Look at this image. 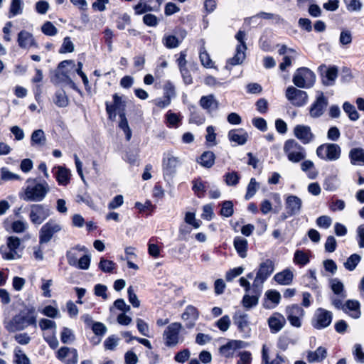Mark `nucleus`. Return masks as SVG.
Here are the masks:
<instances>
[{
	"label": "nucleus",
	"mask_w": 364,
	"mask_h": 364,
	"mask_svg": "<svg viewBox=\"0 0 364 364\" xmlns=\"http://www.w3.org/2000/svg\"><path fill=\"white\" fill-rule=\"evenodd\" d=\"M239 44L236 48V53L232 58H230L228 63L232 65H240L245 59V51L247 50L246 43L245 42V33L239 31L235 36Z\"/></svg>",
	"instance_id": "obj_12"
},
{
	"label": "nucleus",
	"mask_w": 364,
	"mask_h": 364,
	"mask_svg": "<svg viewBox=\"0 0 364 364\" xmlns=\"http://www.w3.org/2000/svg\"><path fill=\"white\" fill-rule=\"evenodd\" d=\"M179 163L180 160L178 157L168 154L167 156L163 159V170L164 174L172 175L174 173Z\"/></svg>",
	"instance_id": "obj_29"
},
{
	"label": "nucleus",
	"mask_w": 364,
	"mask_h": 364,
	"mask_svg": "<svg viewBox=\"0 0 364 364\" xmlns=\"http://www.w3.org/2000/svg\"><path fill=\"white\" fill-rule=\"evenodd\" d=\"M127 105L126 98L124 96H120L118 94L113 95V102H106V111L109 116V119L114 120L116 118L117 113L121 115L125 113V108Z\"/></svg>",
	"instance_id": "obj_11"
},
{
	"label": "nucleus",
	"mask_w": 364,
	"mask_h": 364,
	"mask_svg": "<svg viewBox=\"0 0 364 364\" xmlns=\"http://www.w3.org/2000/svg\"><path fill=\"white\" fill-rule=\"evenodd\" d=\"M350 162L353 165H364V149L353 148L349 152Z\"/></svg>",
	"instance_id": "obj_36"
},
{
	"label": "nucleus",
	"mask_w": 364,
	"mask_h": 364,
	"mask_svg": "<svg viewBox=\"0 0 364 364\" xmlns=\"http://www.w3.org/2000/svg\"><path fill=\"white\" fill-rule=\"evenodd\" d=\"M199 105L208 113L216 111L219 107V102L213 94L202 96L199 100Z\"/></svg>",
	"instance_id": "obj_26"
},
{
	"label": "nucleus",
	"mask_w": 364,
	"mask_h": 364,
	"mask_svg": "<svg viewBox=\"0 0 364 364\" xmlns=\"http://www.w3.org/2000/svg\"><path fill=\"white\" fill-rule=\"evenodd\" d=\"M343 311L353 318H358L361 316L360 304L358 300L349 299L346 301Z\"/></svg>",
	"instance_id": "obj_27"
},
{
	"label": "nucleus",
	"mask_w": 364,
	"mask_h": 364,
	"mask_svg": "<svg viewBox=\"0 0 364 364\" xmlns=\"http://www.w3.org/2000/svg\"><path fill=\"white\" fill-rule=\"evenodd\" d=\"M294 134L304 144H308L315 139L311 127L307 125H296L294 129Z\"/></svg>",
	"instance_id": "obj_18"
},
{
	"label": "nucleus",
	"mask_w": 364,
	"mask_h": 364,
	"mask_svg": "<svg viewBox=\"0 0 364 364\" xmlns=\"http://www.w3.org/2000/svg\"><path fill=\"white\" fill-rule=\"evenodd\" d=\"M266 301L263 306L267 309L275 308L280 302L281 294L276 290H268L265 293Z\"/></svg>",
	"instance_id": "obj_30"
},
{
	"label": "nucleus",
	"mask_w": 364,
	"mask_h": 364,
	"mask_svg": "<svg viewBox=\"0 0 364 364\" xmlns=\"http://www.w3.org/2000/svg\"><path fill=\"white\" fill-rule=\"evenodd\" d=\"M330 284L331 288L335 295L341 298H345L346 296V292L344 291V286L339 279L336 278L332 279L330 282Z\"/></svg>",
	"instance_id": "obj_41"
},
{
	"label": "nucleus",
	"mask_w": 364,
	"mask_h": 364,
	"mask_svg": "<svg viewBox=\"0 0 364 364\" xmlns=\"http://www.w3.org/2000/svg\"><path fill=\"white\" fill-rule=\"evenodd\" d=\"M56 357L64 364H76L78 361L77 350L73 348L61 347L57 351Z\"/></svg>",
	"instance_id": "obj_17"
},
{
	"label": "nucleus",
	"mask_w": 364,
	"mask_h": 364,
	"mask_svg": "<svg viewBox=\"0 0 364 364\" xmlns=\"http://www.w3.org/2000/svg\"><path fill=\"white\" fill-rule=\"evenodd\" d=\"M6 245V248H1L2 257L4 259L16 260L21 258L23 248L21 247V240L18 237H9Z\"/></svg>",
	"instance_id": "obj_6"
},
{
	"label": "nucleus",
	"mask_w": 364,
	"mask_h": 364,
	"mask_svg": "<svg viewBox=\"0 0 364 364\" xmlns=\"http://www.w3.org/2000/svg\"><path fill=\"white\" fill-rule=\"evenodd\" d=\"M73 331L69 328L64 327L60 334V340L63 343H71L75 341Z\"/></svg>",
	"instance_id": "obj_57"
},
{
	"label": "nucleus",
	"mask_w": 364,
	"mask_h": 364,
	"mask_svg": "<svg viewBox=\"0 0 364 364\" xmlns=\"http://www.w3.org/2000/svg\"><path fill=\"white\" fill-rule=\"evenodd\" d=\"M333 314L331 311L318 308L315 311L311 324L316 329L325 328L330 326Z\"/></svg>",
	"instance_id": "obj_13"
},
{
	"label": "nucleus",
	"mask_w": 364,
	"mask_h": 364,
	"mask_svg": "<svg viewBox=\"0 0 364 364\" xmlns=\"http://www.w3.org/2000/svg\"><path fill=\"white\" fill-rule=\"evenodd\" d=\"M267 323L272 333L279 332L286 324L285 317L278 312H274L268 319Z\"/></svg>",
	"instance_id": "obj_22"
},
{
	"label": "nucleus",
	"mask_w": 364,
	"mask_h": 364,
	"mask_svg": "<svg viewBox=\"0 0 364 364\" xmlns=\"http://www.w3.org/2000/svg\"><path fill=\"white\" fill-rule=\"evenodd\" d=\"M54 102L60 107H65L68 105L69 100L64 90H58L55 92Z\"/></svg>",
	"instance_id": "obj_42"
},
{
	"label": "nucleus",
	"mask_w": 364,
	"mask_h": 364,
	"mask_svg": "<svg viewBox=\"0 0 364 364\" xmlns=\"http://www.w3.org/2000/svg\"><path fill=\"white\" fill-rule=\"evenodd\" d=\"M198 318L199 311L193 305L187 306L181 315V318L185 323L186 327L189 329L195 326L196 322Z\"/></svg>",
	"instance_id": "obj_20"
},
{
	"label": "nucleus",
	"mask_w": 364,
	"mask_h": 364,
	"mask_svg": "<svg viewBox=\"0 0 364 364\" xmlns=\"http://www.w3.org/2000/svg\"><path fill=\"white\" fill-rule=\"evenodd\" d=\"M316 154L322 160L333 161L340 159L341 149L337 144L326 143L317 147Z\"/></svg>",
	"instance_id": "obj_7"
},
{
	"label": "nucleus",
	"mask_w": 364,
	"mask_h": 364,
	"mask_svg": "<svg viewBox=\"0 0 364 364\" xmlns=\"http://www.w3.org/2000/svg\"><path fill=\"white\" fill-rule=\"evenodd\" d=\"M234 324L237 326L240 332L248 335L250 331L249 316L241 311H237L233 315Z\"/></svg>",
	"instance_id": "obj_21"
},
{
	"label": "nucleus",
	"mask_w": 364,
	"mask_h": 364,
	"mask_svg": "<svg viewBox=\"0 0 364 364\" xmlns=\"http://www.w3.org/2000/svg\"><path fill=\"white\" fill-rule=\"evenodd\" d=\"M286 314L291 326L296 328L301 326V321L305 315V311L298 304H292L287 306Z\"/></svg>",
	"instance_id": "obj_14"
},
{
	"label": "nucleus",
	"mask_w": 364,
	"mask_h": 364,
	"mask_svg": "<svg viewBox=\"0 0 364 364\" xmlns=\"http://www.w3.org/2000/svg\"><path fill=\"white\" fill-rule=\"evenodd\" d=\"M181 323L174 322L168 325L163 333L164 343L167 347H175L183 342V337L180 335L182 329Z\"/></svg>",
	"instance_id": "obj_5"
},
{
	"label": "nucleus",
	"mask_w": 364,
	"mask_h": 364,
	"mask_svg": "<svg viewBox=\"0 0 364 364\" xmlns=\"http://www.w3.org/2000/svg\"><path fill=\"white\" fill-rule=\"evenodd\" d=\"M22 11L23 6L21 0H12L10 6L9 17L11 18L21 14Z\"/></svg>",
	"instance_id": "obj_53"
},
{
	"label": "nucleus",
	"mask_w": 364,
	"mask_h": 364,
	"mask_svg": "<svg viewBox=\"0 0 364 364\" xmlns=\"http://www.w3.org/2000/svg\"><path fill=\"white\" fill-rule=\"evenodd\" d=\"M283 151L288 160L292 163H299L303 161L306 153L304 147L295 139H288L284 142Z\"/></svg>",
	"instance_id": "obj_2"
},
{
	"label": "nucleus",
	"mask_w": 364,
	"mask_h": 364,
	"mask_svg": "<svg viewBox=\"0 0 364 364\" xmlns=\"http://www.w3.org/2000/svg\"><path fill=\"white\" fill-rule=\"evenodd\" d=\"M119 116L120 118L119 127L121 129L123 130L124 133L125 134L127 140L129 141L132 137V130L129 126L127 119L125 116V113H122L121 114V115Z\"/></svg>",
	"instance_id": "obj_44"
},
{
	"label": "nucleus",
	"mask_w": 364,
	"mask_h": 364,
	"mask_svg": "<svg viewBox=\"0 0 364 364\" xmlns=\"http://www.w3.org/2000/svg\"><path fill=\"white\" fill-rule=\"evenodd\" d=\"M258 188V183L256 181V179L255 178H252L247 187V193L245 196V200H250V198H252L255 195Z\"/></svg>",
	"instance_id": "obj_52"
},
{
	"label": "nucleus",
	"mask_w": 364,
	"mask_h": 364,
	"mask_svg": "<svg viewBox=\"0 0 364 364\" xmlns=\"http://www.w3.org/2000/svg\"><path fill=\"white\" fill-rule=\"evenodd\" d=\"M294 274L289 269H286L274 276L276 282L282 285H289L292 282Z\"/></svg>",
	"instance_id": "obj_34"
},
{
	"label": "nucleus",
	"mask_w": 364,
	"mask_h": 364,
	"mask_svg": "<svg viewBox=\"0 0 364 364\" xmlns=\"http://www.w3.org/2000/svg\"><path fill=\"white\" fill-rule=\"evenodd\" d=\"M225 183L229 186H236L240 181V176L235 171L226 173L224 176Z\"/></svg>",
	"instance_id": "obj_58"
},
{
	"label": "nucleus",
	"mask_w": 364,
	"mask_h": 364,
	"mask_svg": "<svg viewBox=\"0 0 364 364\" xmlns=\"http://www.w3.org/2000/svg\"><path fill=\"white\" fill-rule=\"evenodd\" d=\"M42 32L49 36H55L58 33V29L53 24V23L50 21L46 22L41 27Z\"/></svg>",
	"instance_id": "obj_63"
},
{
	"label": "nucleus",
	"mask_w": 364,
	"mask_h": 364,
	"mask_svg": "<svg viewBox=\"0 0 364 364\" xmlns=\"http://www.w3.org/2000/svg\"><path fill=\"white\" fill-rule=\"evenodd\" d=\"M46 142V136L42 129H37L33 132L31 136V144L33 146H42Z\"/></svg>",
	"instance_id": "obj_37"
},
{
	"label": "nucleus",
	"mask_w": 364,
	"mask_h": 364,
	"mask_svg": "<svg viewBox=\"0 0 364 364\" xmlns=\"http://www.w3.org/2000/svg\"><path fill=\"white\" fill-rule=\"evenodd\" d=\"M119 338L112 335L107 338L104 342V346L106 350H113L119 344Z\"/></svg>",
	"instance_id": "obj_61"
},
{
	"label": "nucleus",
	"mask_w": 364,
	"mask_h": 364,
	"mask_svg": "<svg viewBox=\"0 0 364 364\" xmlns=\"http://www.w3.org/2000/svg\"><path fill=\"white\" fill-rule=\"evenodd\" d=\"M55 178L60 186H67L70 180V171L65 167L58 166L56 167Z\"/></svg>",
	"instance_id": "obj_33"
},
{
	"label": "nucleus",
	"mask_w": 364,
	"mask_h": 364,
	"mask_svg": "<svg viewBox=\"0 0 364 364\" xmlns=\"http://www.w3.org/2000/svg\"><path fill=\"white\" fill-rule=\"evenodd\" d=\"M80 252L87 253L88 250L85 246L77 245L70 248L66 252L67 261L70 266H74L76 264V262L79 259L78 256Z\"/></svg>",
	"instance_id": "obj_31"
},
{
	"label": "nucleus",
	"mask_w": 364,
	"mask_h": 364,
	"mask_svg": "<svg viewBox=\"0 0 364 364\" xmlns=\"http://www.w3.org/2000/svg\"><path fill=\"white\" fill-rule=\"evenodd\" d=\"M234 247L242 258L247 257V240L242 237H236L234 240Z\"/></svg>",
	"instance_id": "obj_38"
},
{
	"label": "nucleus",
	"mask_w": 364,
	"mask_h": 364,
	"mask_svg": "<svg viewBox=\"0 0 364 364\" xmlns=\"http://www.w3.org/2000/svg\"><path fill=\"white\" fill-rule=\"evenodd\" d=\"M68 65H73L74 62L73 60H63L60 62L58 66V69L55 73V77L57 82H66L72 86L75 85V83L72 80V79L68 76V73L63 70V68H65Z\"/></svg>",
	"instance_id": "obj_25"
},
{
	"label": "nucleus",
	"mask_w": 364,
	"mask_h": 364,
	"mask_svg": "<svg viewBox=\"0 0 364 364\" xmlns=\"http://www.w3.org/2000/svg\"><path fill=\"white\" fill-rule=\"evenodd\" d=\"M26 183L23 191L19 194L25 201L41 202L50 191V186L46 181L39 182L36 178H29Z\"/></svg>",
	"instance_id": "obj_1"
},
{
	"label": "nucleus",
	"mask_w": 364,
	"mask_h": 364,
	"mask_svg": "<svg viewBox=\"0 0 364 364\" xmlns=\"http://www.w3.org/2000/svg\"><path fill=\"white\" fill-rule=\"evenodd\" d=\"M361 257L358 254L351 255L344 263V267L349 271H353L355 269L358 264L360 262Z\"/></svg>",
	"instance_id": "obj_48"
},
{
	"label": "nucleus",
	"mask_w": 364,
	"mask_h": 364,
	"mask_svg": "<svg viewBox=\"0 0 364 364\" xmlns=\"http://www.w3.org/2000/svg\"><path fill=\"white\" fill-rule=\"evenodd\" d=\"M340 186L339 179L337 175L327 176L323 182V188L327 191H335Z\"/></svg>",
	"instance_id": "obj_40"
},
{
	"label": "nucleus",
	"mask_w": 364,
	"mask_h": 364,
	"mask_svg": "<svg viewBox=\"0 0 364 364\" xmlns=\"http://www.w3.org/2000/svg\"><path fill=\"white\" fill-rule=\"evenodd\" d=\"M36 326V316L32 312L26 314H18L15 316L6 325V328L9 332L22 331L28 326Z\"/></svg>",
	"instance_id": "obj_3"
},
{
	"label": "nucleus",
	"mask_w": 364,
	"mask_h": 364,
	"mask_svg": "<svg viewBox=\"0 0 364 364\" xmlns=\"http://www.w3.org/2000/svg\"><path fill=\"white\" fill-rule=\"evenodd\" d=\"M327 355L326 348L319 346L314 351H308L306 359L309 363H321L326 358Z\"/></svg>",
	"instance_id": "obj_32"
},
{
	"label": "nucleus",
	"mask_w": 364,
	"mask_h": 364,
	"mask_svg": "<svg viewBox=\"0 0 364 364\" xmlns=\"http://www.w3.org/2000/svg\"><path fill=\"white\" fill-rule=\"evenodd\" d=\"M157 5L158 4H155L154 5H151V6H150L149 4H145L143 1V0H141L138 4H136L134 6L135 14L140 15L147 11H156V7L157 6Z\"/></svg>",
	"instance_id": "obj_50"
},
{
	"label": "nucleus",
	"mask_w": 364,
	"mask_h": 364,
	"mask_svg": "<svg viewBox=\"0 0 364 364\" xmlns=\"http://www.w3.org/2000/svg\"><path fill=\"white\" fill-rule=\"evenodd\" d=\"M328 100L321 92H318L315 101L311 105L309 114L313 118H318L323 115L327 106Z\"/></svg>",
	"instance_id": "obj_16"
},
{
	"label": "nucleus",
	"mask_w": 364,
	"mask_h": 364,
	"mask_svg": "<svg viewBox=\"0 0 364 364\" xmlns=\"http://www.w3.org/2000/svg\"><path fill=\"white\" fill-rule=\"evenodd\" d=\"M229 140L234 142L236 145H244L248 139V134L242 129H236L230 130L228 134Z\"/></svg>",
	"instance_id": "obj_28"
},
{
	"label": "nucleus",
	"mask_w": 364,
	"mask_h": 364,
	"mask_svg": "<svg viewBox=\"0 0 364 364\" xmlns=\"http://www.w3.org/2000/svg\"><path fill=\"white\" fill-rule=\"evenodd\" d=\"M199 57L201 64L204 67L207 68H211L214 67V63L213 60L210 59L209 54L207 53L204 47L200 48Z\"/></svg>",
	"instance_id": "obj_56"
},
{
	"label": "nucleus",
	"mask_w": 364,
	"mask_h": 364,
	"mask_svg": "<svg viewBox=\"0 0 364 364\" xmlns=\"http://www.w3.org/2000/svg\"><path fill=\"white\" fill-rule=\"evenodd\" d=\"M294 262L299 265H306L309 262V257L302 250H296L294 255Z\"/></svg>",
	"instance_id": "obj_45"
},
{
	"label": "nucleus",
	"mask_w": 364,
	"mask_h": 364,
	"mask_svg": "<svg viewBox=\"0 0 364 364\" xmlns=\"http://www.w3.org/2000/svg\"><path fill=\"white\" fill-rule=\"evenodd\" d=\"M306 280V285L311 289H316L318 288L317 278L316 275L315 269H309L308 274L304 277Z\"/></svg>",
	"instance_id": "obj_46"
},
{
	"label": "nucleus",
	"mask_w": 364,
	"mask_h": 364,
	"mask_svg": "<svg viewBox=\"0 0 364 364\" xmlns=\"http://www.w3.org/2000/svg\"><path fill=\"white\" fill-rule=\"evenodd\" d=\"M28 228V224L24 220H16L11 224V229L16 233H22Z\"/></svg>",
	"instance_id": "obj_60"
},
{
	"label": "nucleus",
	"mask_w": 364,
	"mask_h": 364,
	"mask_svg": "<svg viewBox=\"0 0 364 364\" xmlns=\"http://www.w3.org/2000/svg\"><path fill=\"white\" fill-rule=\"evenodd\" d=\"M348 11L350 12H358L363 7L360 0H343Z\"/></svg>",
	"instance_id": "obj_59"
},
{
	"label": "nucleus",
	"mask_w": 364,
	"mask_h": 364,
	"mask_svg": "<svg viewBox=\"0 0 364 364\" xmlns=\"http://www.w3.org/2000/svg\"><path fill=\"white\" fill-rule=\"evenodd\" d=\"M259 298L257 296H250L249 294H245L242 300V304L244 308L247 309H250L252 307L255 306L258 304Z\"/></svg>",
	"instance_id": "obj_55"
},
{
	"label": "nucleus",
	"mask_w": 364,
	"mask_h": 364,
	"mask_svg": "<svg viewBox=\"0 0 364 364\" xmlns=\"http://www.w3.org/2000/svg\"><path fill=\"white\" fill-rule=\"evenodd\" d=\"M338 77V68L336 66L328 68L323 78V83L326 86H332Z\"/></svg>",
	"instance_id": "obj_39"
},
{
	"label": "nucleus",
	"mask_w": 364,
	"mask_h": 364,
	"mask_svg": "<svg viewBox=\"0 0 364 364\" xmlns=\"http://www.w3.org/2000/svg\"><path fill=\"white\" fill-rule=\"evenodd\" d=\"M274 270V262L271 259H266L259 264L256 277L253 282V287L261 289L264 282Z\"/></svg>",
	"instance_id": "obj_8"
},
{
	"label": "nucleus",
	"mask_w": 364,
	"mask_h": 364,
	"mask_svg": "<svg viewBox=\"0 0 364 364\" xmlns=\"http://www.w3.org/2000/svg\"><path fill=\"white\" fill-rule=\"evenodd\" d=\"M17 42L18 46L23 49H28L31 47H38V44L30 32L22 30L18 34Z\"/></svg>",
	"instance_id": "obj_23"
},
{
	"label": "nucleus",
	"mask_w": 364,
	"mask_h": 364,
	"mask_svg": "<svg viewBox=\"0 0 364 364\" xmlns=\"http://www.w3.org/2000/svg\"><path fill=\"white\" fill-rule=\"evenodd\" d=\"M247 346V343L242 341L232 340L229 341L225 345L222 346L219 350L221 355L226 358L232 357L238 348H242Z\"/></svg>",
	"instance_id": "obj_24"
},
{
	"label": "nucleus",
	"mask_w": 364,
	"mask_h": 364,
	"mask_svg": "<svg viewBox=\"0 0 364 364\" xmlns=\"http://www.w3.org/2000/svg\"><path fill=\"white\" fill-rule=\"evenodd\" d=\"M1 180L7 181H16L20 180L21 177L19 175L10 171L7 168L3 167L0 169Z\"/></svg>",
	"instance_id": "obj_54"
},
{
	"label": "nucleus",
	"mask_w": 364,
	"mask_h": 364,
	"mask_svg": "<svg viewBox=\"0 0 364 364\" xmlns=\"http://www.w3.org/2000/svg\"><path fill=\"white\" fill-rule=\"evenodd\" d=\"M16 364H29L30 360L27 355L19 348L15 349Z\"/></svg>",
	"instance_id": "obj_62"
},
{
	"label": "nucleus",
	"mask_w": 364,
	"mask_h": 364,
	"mask_svg": "<svg viewBox=\"0 0 364 364\" xmlns=\"http://www.w3.org/2000/svg\"><path fill=\"white\" fill-rule=\"evenodd\" d=\"M162 41L164 45L169 49L177 48L181 43V41L173 35H166Z\"/></svg>",
	"instance_id": "obj_47"
},
{
	"label": "nucleus",
	"mask_w": 364,
	"mask_h": 364,
	"mask_svg": "<svg viewBox=\"0 0 364 364\" xmlns=\"http://www.w3.org/2000/svg\"><path fill=\"white\" fill-rule=\"evenodd\" d=\"M215 160V155L210 151H204L201 156L197 159V162L205 168H211Z\"/></svg>",
	"instance_id": "obj_35"
},
{
	"label": "nucleus",
	"mask_w": 364,
	"mask_h": 364,
	"mask_svg": "<svg viewBox=\"0 0 364 364\" xmlns=\"http://www.w3.org/2000/svg\"><path fill=\"white\" fill-rule=\"evenodd\" d=\"M316 81V75L313 71L306 67L298 68L292 78L293 83L300 88H310Z\"/></svg>",
	"instance_id": "obj_4"
},
{
	"label": "nucleus",
	"mask_w": 364,
	"mask_h": 364,
	"mask_svg": "<svg viewBox=\"0 0 364 364\" xmlns=\"http://www.w3.org/2000/svg\"><path fill=\"white\" fill-rule=\"evenodd\" d=\"M343 109L346 114H348V117L352 121H356L359 118V114L356 111L355 107L349 103L348 102H346L343 105Z\"/></svg>",
	"instance_id": "obj_51"
},
{
	"label": "nucleus",
	"mask_w": 364,
	"mask_h": 364,
	"mask_svg": "<svg viewBox=\"0 0 364 364\" xmlns=\"http://www.w3.org/2000/svg\"><path fill=\"white\" fill-rule=\"evenodd\" d=\"M62 230V225L60 223L53 219H50L45 223L39 232V242L41 244L48 243L50 241L53 236Z\"/></svg>",
	"instance_id": "obj_9"
},
{
	"label": "nucleus",
	"mask_w": 364,
	"mask_h": 364,
	"mask_svg": "<svg viewBox=\"0 0 364 364\" xmlns=\"http://www.w3.org/2000/svg\"><path fill=\"white\" fill-rule=\"evenodd\" d=\"M91 261V255L88 253H84V255L80 257V259L76 262V264L73 267H75L80 269L87 270L89 269Z\"/></svg>",
	"instance_id": "obj_43"
},
{
	"label": "nucleus",
	"mask_w": 364,
	"mask_h": 364,
	"mask_svg": "<svg viewBox=\"0 0 364 364\" xmlns=\"http://www.w3.org/2000/svg\"><path fill=\"white\" fill-rule=\"evenodd\" d=\"M167 125L171 128H176L178 127V123L181 119L179 114L168 111L166 114Z\"/></svg>",
	"instance_id": "obj_49"
},
{
	"label": "nucleus",
	"mask_w": 364,
	"mask_h": 364,
	"mask_svg": "<svg viewBox=\"0 0 364 364\" xmlns=\"http://www.w3.org/2000/svg\"><path fill=\"white\" fill-rule=\"evenodd\" d=\"M50 215V210L43 204H32L30 206L29 219L36 225H41Z\"/></svg>",
	"instance_id": "obj_10"
},
{
	"label": "nucleus",
	"mask_w": 364,
	"mask_h": 364,
	"mask_svg": "<svg viewBox=\"0 0 364 364\" xmlns=\"http://www.w3.org/2000/svg\"><path fill=\"white\" fill-rule=\"evenodd\" d=\"M285 95L287 100L296 107L304 106L308 100V95L305 91L299 90L293 86L287 87Z\"/></svg>",
	"instance_id": "obj_15"
},
{
	"label": "nucleus",
	"mask_w": 364,
	"mask_h": 364,
	"mask_svg": "<svg viewBox=\"0 0 364 364\" xmlns=\"http://www.w3.org/2000/svg\"><path fill=\"white\" fill-rule=\"evenodd\" d=\"M302 205V200L296 196L289 195L285 199V209L289 216L299 214Z\"/></svg>",
	"instance_id": "obj_19"
},
{
	"label": "nucleus",
	"mask_w": 364,
	"mask_h": 364,
	"mask_svg": "<svg viewBox=\"0 0 364 364\" xmlns=\"http://www.w3.org/2000/svg\"><path fill=\"white\" fill-rule=\"evenodd\" d=\"M116 264L111 260L101 258L99 263V268L104 272H111L115 267Z\"/></svg>",
	"instance_id": "obj_64"
}]
</instances>
